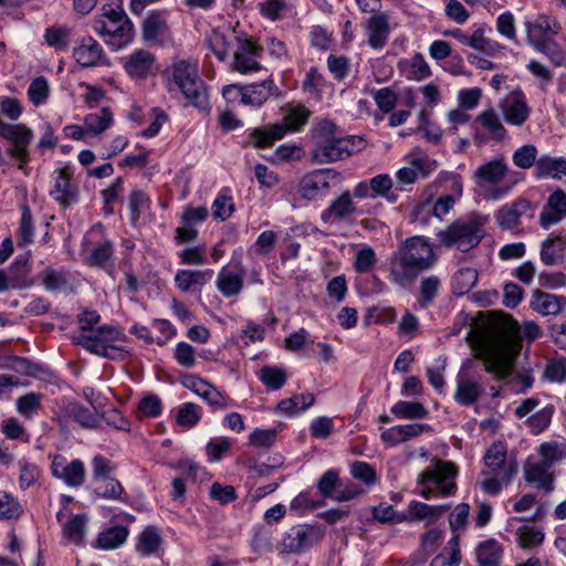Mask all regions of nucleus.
Segmentation results:
<instances>
[{"mask_svg":"<svg viewBox=\"0 0 566 566\" xmlns=\"http://www.w3.org/2000/svg\"><path fill=\"white\" fill-rule=\"evenodd\" d=\"M541 335V328L534 322L517 325L510 316H504L481 338L476 355L483 360L485 371L504 379L512 374L514 360L521 350L520 340L533 342Z\"/></svg>","mask_w":566,"mask_h":566,"instance_id":"1","label":"nucleus"},{"mask_svg":"<svg viewBox=\"0 0 566 566\" xmlns=\"http://www.w3.org/2000/svg\"><path fill=\"white\" fill-rule=\"evenodd\" d=\"M434 261L432 247L424 238H408L391 255L389 281L407 287L422 271L431 268Z\"/></svg>","mask_w":566,"mask_h":566,"instance_id":"2","label":"nucleus"},{"mask_svg":"<svg viewBox=\"0 0 566 566\" xmlns=\"http://www.w3.org/2000/svg\"><path fill=\"white\" fill-rule=\"evenodd\" d=\"M312 158L317 164H329L344 159L364 146L361 138L340 137L336 125L329 119L317 123L313 133Z\"/></svg>","mask_w":566,"mask_h":566,"instance_id":"3","label":"nucleus"},{"mask_svg":"<svg viewBox=\"0 0 566 566\" xmlns=\"http://www.w3.org/2000/svg\"><path fill=\"white\" fill-rule=\"evenodd\" d=\"M92 28L113 50H119L133 40V23L120 6H103Z\"/></svg>","mask_w":566,"mask_h":566,"instance_id":"4","label":"nucleus"},{"mask_svg":"<svg viewBox=\"0 0 566 566\" xmlns=\"http://www.w3.org/2000/svg\"><path fill=\"white\" fill-rule=\"evenodd\" d=\"M488 216L472 213L450 223L446 229L438 231L437 238L447 248H457L462 252L475 248L485 235Z\"/></svg>","mask_w":566,"mask_h":566,"instance_id":"5","label":"nucleus"},{"mask_svg":"<svg viewBox=\"0 0 566 566\" xmlns=\"http://www.w3.org/2000/svg\"><path fill=\"white\" fill-rule=\"evenodd\" d=\"M172 80L188 103L200 112L210 111L209 95L198 75V63L180 60L172 66Z\"/></svg>","mask_w":566,"mask_h":566,"instance_id":"6","label":"nucleus"},{"mask_svg":"<svg viewBox=\"0 0 566 566\" xmlns=\"http://www.w3.org/2000/svg\"><path fill=\"white\" fill-rule=\"evenodd\" d=\"M457 469L443 460L433 459L418 476L421 496L430 500L434 496H449L455 492Z\"/></svg>","mask_w":566,"mask_h":566,"instance_id":"7","label":"nucleus"},{"mask_svg":"<svg viewBox=\"0 0 566 566\" xmlns=\"http://www.w3.org/2000/svg\"><path fill=\"white\" fill-rule=\"evenodd\" d=\"M126 339V335L119 328L109 325L99 326L94 333L78 334L73 337V342L84 349L111 359L125 357L126 353L120 344Z\"/></svg>","mask_w":566,"mask_h":566,"instance_id":"8","label":"nucleus"},{"mask_svg":"<svg viewBox=\"0 0 566 566\" xmlns=\"http://www.w3.org/2000/svg\"><path fill=\"white\" fill-rule=\"evenodd\" d=\"M310 111L302 105L291 108L281 124L266 128H255L251 133L253 144L258 148L270 147L275 140L283 138L287 130H300L310 118Z\"/></svg>","mask_w":566,"mask_h":566,"instance_id":"9","label":"nucleus"},{"mask_svg":"<svg viewBox=\"0 0 566 566\" xmlns=\"http://www.w3.org/2000/svg\"><path fill=\"white\" fill-rule=\"evenodd\" d=\"M437 193V184H430L424 188L419 202L412 209V222L420 226H427L431 217L442 220L450 213L458 199L447 195H441L433 200Z\"/></svg>","mask_w":566,"mask_h":566,"instance_id":"10","label":"nucleus"},{"mask_svg":"<svg viewBox=\"0 0 566 566\" xmlns=\"http://www.w3.org/2000/svg\"><path fill=\"white\" fill-rule=\"evenodd\" d=\"M277 88L273 81L268 78L261 83H254L247 86L228 85L223 88L222 94L228 101H234L240 97V102L244 105L260 107L270 96L276 93Z\"/></svg>","mask_w":566,"mask_h":566,"instance_id":"11","label":"nucleus"},{"mask_svg":"<svg viewBox=\"0 0 566 566\" xmlns=\"http://www.w3.org/2000/svg\"><path fill=\"white\" fill-rule=\"evenodd\" d=\"M73 172L69 167L55 169L51 175L50 196L63 207H69L78 200V187L72 179Z\"/></svg>","mask_w":566,"mask_h":566,"instance_id":"12","label":"nucleus"},{"mask_svg":"<svg viewBox=\"0 0 566 566\" xmlns=\"http://www.w3.org/2000/svg\"><path fill=\"white\" fill-rule=\"evenodd\" d=\"M506 447L502 442L493 443L484 455L485 471L499 475L504 483H510L517 471L514 460H507Z\"/></svg>","mask_w":566,"mask_h":566,"instance_id":"13","label":"nucleus"},{"mask_svg":"<svg viewBox=\"0 0 566 566\" xmlns=\"http://www.w3.org/2000/svg\"><path fill=\"white\" fill-rule=\"evenodd\" d=\"M499 108L504 120L511 126H522L531 115V107L521 90H515L501 99Z\"/></svg>","mask_w":566,"mask_h":566,"instance_id":"14","label":"nucleus"},{"mask_svg":"<svg viewBox=\"0 0 566 566\" xmlns=\"http://www.w3.org/2000/svg\"><path fill=\"white\" fill-rule=\"evenodd\" d=\"M102 233V227L96 226L85 235L83 240V255L87 264L92 266H98L106 269L112 261L114 247L109 240H103L95 247H91L93 243V237Z\"/></svg>","mask_w":566,"mask_h":566,"instance_id":"15","label":"nucleus"},{"mask_svg":"<svg viewBox=\"0 0 566 566\" xmlns=\"http://www.w3.org/2000/svg\"><path fill=\"white\" fill-rule=\"evenodd\" d=\"M484 390L482 377L472 376L461 369L457 376L453 398L459 405L468 407L475 403L484 394Z\"/></svg>","mask_w":566,"mask_h":566,"instance_id":"16","label":"nucleus"},{"mask_svg":"<svg viewBox=\"0 0 566 566\" xmlns=\"http://www.w3.org/2000/svg\"><path fill=\"white\" fill-rule=\"evenodd\" d=\"M523 472L526 483L543 490L545 493L554 491L555 473L553 468L537 461L534 455L527 458Z\"/></svg>","mask_w":566,"mask_h":566,"instance_id":"17","label":"nucleus"},{"mask_svg":"<svg viewBox=\"0 0 566 566\" xmlns=\"http://www.w3.org/2000/svg\"><path fill=\"white\" fill-rule=\"evenodd\" d=\"M262 49L252 38H238V48L233 55V67L235 71L245 74L261 69L258 57Z\"/></svg>","mask_w":566,"mask_h":566,"instance_id":"18","label":"nucleus"},{"mask_svg":"<svg viewBox=\"0 0 566 566\" xmlns=\"http://www.w3.org/2000/svg\"><path fill=\"white\" fill-rule=\"evenodd\" d=\"M331 177L325 170H314L303 176L298 184L300 196L308 201L318 200L329 192Z\"/></svg>","mask_w":566,"mask_h":566,"instance_id":"19","label":"nucleus"},{"mask_svg":"<svg viewBox=\"0 0 566 566\" xmlns=\"http://www.w3.org/2000/svg\"><path fill=\"white\" fill-rule=\"evenodd\" d=\"M51 470L53 476L62 480L67 486L76 488L84 483L85 468L84 463L78 459L67 462L64 457L55 455Z\"/></svg>","mask_w":566,"mask_h":566,"instance_id":"20","label":"nucleus"},{"mask_svg":"<svg viewBox=\"0 0 566 566\" xmlns=\"http://www.w3.org/2000/svg\"><path fill=\"white\" fill-rule=\"evenodd\" d=\"M356 213V205L349 191L342 192L337 198L332 200L329 206L323 210L322 221L328 224H339L349 221Z\"/></svg>","mask_w":566,"mask_h":566,"instance_id":"21","label":"nucleus"},{"mask_svg":"<svg viewBox=\"0 0 566 566\" xmlns=\"http://www.w3.org/2000/svg\"><path fill=\"white\" fill-rule=\"evenodd\" d=\"M525 29L527 32V41L528 43L536 49L542 43L548 41L547 36L549 34L556 35L560 32L562 27L559 22L545 14L537 15L532 21L525 22Z\"/></svg>","mask_w":566,"mask_h":566,"instance_id":"22","label":"nucleus"},{"mask_svg":"<svg viewBox=\"0 0 566 566\" xmlns=\"http://www.w3.org/2000/svg\"><path fill=\"white\" fill-rule=\"evenodd\" d=\"M317 541L314 528L307 525H295L291 527L282 538L281 547L283 553H301L313 546Z\"/></svg>","mask_w":566,"mask_h":566,"instance_id":"23","label":"nucleus"},{"mask_svg":"<svg viewBox=\"0 0 566 566\" xmlns=\"http://www.w3.org/2000/svg\"><path fill=\"white\" fill-rule=\"evenodd\" d=\"M123 61L124 70L128 76L135 80H140L146 78L153 73L156 57L151 52L139 49L124 57Z\"/></svg>","mask_w":566,"mask_h":566,"instance_id":"24","label":"nucleus"},{"mask_svg":"<svg viewBox=\"0 0 566 566\" xmlns=\"http://www.w3.org/2000/svg\"><path fill=\"white\" fill-rule=\"evenodd\" d=\"M566 217V192L562 189L553 191L539 214V224L544 229L557 224Z\"/></svg>","mask_w":566,"mask_h":566,"instance_id":"25","label":"nucleus"},{"mask_svg":"<svg viewBox=\"0 0 566 566\" xmlns=\"http://www.w3.org/2000/svg\"><path fill=\"white\" fill-rule=\"evenodd\" d=\"M216 285L224 297L237 296L243 289L242 265L238 262L237 268L223 266L217 276Z\"/></svg>","mask_w":566,"mask_h":566,"instance_id":"26","label":"nucleus"},{"mask_svg":"<svg viewBox=\"0 0 566 566\" xmlns=\"http://www.w3.org/2000/svg\"><path fill=\"white\" fill-rule=\"evenodd\" d=\"M75 61L83 67L97 65L104 57L102 46L92 36H84L73 49Z\"/></svg>","mask_w":566,"mask_h":566,"instance_id":"27","label":"nucleus"},{"mask_svg":"<svg viewBox=\"0 0 566 566\" xmlns=\"http://www.w3.org/2000/svg\"><path fill=\"white\" fill-rule=\"evenodd\" d=\"M509 172V166L504 157H499L482 164L474 172L480 185H499Z\"/></svg>","mask_w":566,"mask_h":566,"instance_id":"28","label":"nucleus"},{"mask_svg":"<svg viewBox=\"0 0 566 566\" xmlns=\"http://www.w3.org/2000/svg\"><path fill=\"white\" fill-rule=\"evenodd\" d=\"M389 18L385 13L370 17L366 22L368 44L374 49H381L389 36Z\"/></svg>","mask_w":566,"mask_h":566,"instance_id":"29","label":"nucleus"},{"mask_svg":"<svg viewBox=\"0 0 566 566\" xmlns=\"http://www.w3.org/2000/svg\"><path fill=\"white\" fill-rule=\"evenodd\" d=\"M213 275L212 270L192 271V270H178L175 275V284L181 292H190L201 290Z\"/></svg>","mask_w":566,"mask_h":566,"instance_id":"30","label":"nucleus"},{"mask_svg":"<svg viewBox=\"0 0 566 566\" xmlns=\"http://www.w3.org/2000/svg\"><path fill=\"white\" fill-rule=\"evenodd\" d=\"M400 73L409 81L420 82L431 76L432 72L421 53L398 62Z\"/></svg>","mask_w":566,"mask_h":566,"instance_id":"31","label":"nucleus"},{"mask_svg":"<svg viewBox=\"0 0 566 566\" xmlns=\"http://www.w3.org/2000/svg\"><path fill=\"white\" fill-rule=\"evenodd\" d=\"M531 208L527 199L518 198L515 201L503 206L496 212V220L502 229H513L520 223L521 217Z\"/></svg>","mask_w":566,"mask_h":566,"instance_id":"32","label":"nucleus"},{"mask_svg":"<svg viewBox=\"0 0 566 566\" xmlns=\"http://www.w3.org/2000/svg\"><path fill=\"white\" fill-rule=\"evenodd\" d=\"M0 135L11 143L8 149H28L33 132L23 124L0 125Z\"/></svg>","mask_w":566,"mask_h":566,"instance_id":"33","label":"nucleus"},{"mask_svg":"<svg viewBox=\"0 0 566 566\" xmlns=\"http://www.w3.org/2000/svg\"><path fill=\"white\" fill-rule=\"evenodd\" d=\"M143 36L147 42H157L168 35L169 27L164 13L151 11L143 22Z\"/></svg>","mask_w":566,"mask_h":566,"instance_id":"34","label":"nucleus"},{"mask_svg":"<svg viewBox=\"0 0 566 566\" xmlns=\"http://www.w3.org/2000/svg\"><path fill=\"white\" fill-rule=\"evenodd\" d=\"M314 400V396L310 392L294 395L281 400L275 407V412L290 418L296 417L307 410Z\"/></svg>","mask_w":566,"mask_h":566,"instance_id":"35","label":"nucleus"},{"mask_svg":"<svg viewBox=\"0 0 566 566\" xmlns=\"http://www.w3.org/2000/svg\"><path fill=\"white\" fill-rule=\"evenodd\" d=\"M535 176L537 178L560 179L566 176V158L541 156L536 161Z\"/></svg>","mask_w":566,"mask_h":566,"instance_id":"36","label":"nucleus"},{"mask_svg":"<svg viewBox=\"0 0 566 566\" xmlns=\"http://www.w3.org/2000/svg\"><path fill=\"white\" fill-rule=\"evenodd\" d=\"M475 556L480 566H500L503 547L497 541L490 538L476 546Z\"/></svg>","mask_w":566,"mask_h":566,"instance_id":"37","label":"nucleus"},{"mask_svg":"<svg viewBox=\"0 0 566 566\" xmlns=\"http://www.w3.org/2000/svg\"><path fill=\"white\" fill-rule=\"evenodd\" d=\"M448 509V505H429L419 501H411L408 504L411 520L413 522L424 521L428 524L438 521Z\"/></svg>","mask_w":566,"mask_h":566,"instance_id":"38","label":"nucleus"},{"mask_svg":"<svg viewBox=\"0 0 566 566\" xmlns=\"http://www.w3.org/2000/svg\"><path fill=\"white\" fill-rule=\"evenodd\" d=\"M390 412L399 418L407 420H421L428 417L427 408L418 401L399 400L390 407Z\"/></svg>","mask_w":566,"mask_h":566,"instance_id":"39","label":"nucleus"},{"mask_svg":"<svg viewBox=\"0 0 566 566\" xmlns=\"http://www.w3.org/2000/svg\"><path fill=\"white\" fill-rule=\"evenodd\" d=\"M87 516L77 514L71 516L62 526L63 537L73 544H82L86 533Z\"/></svg>","mask_w":566,"mask_h":566,"instance_id":"40","label":"nucleus"},{"mask_svg":"<svg viewBox=\"0 0 566 566\" xmlns=\"http://www.w3.org/2000/svg\"><path fill=\"white\" fill-rule=\"evenodd\" d=\"M562 301V297L554 294L536 291L533 294L532 306L542 315H557L563 308Z\"/></svg>","mask_w":566,"mask_h":566,"instance_id":"41","label":"nucleus"},{"mask_svg":"<svg viewBox=\"0 0 566 566\" xmlns=\"http://www.w3.org/2000/svg\"><path fill=\"white\" fill-rule=\"evenodd\" d=\"M516 543L523 549H532L542 545L545 533L541 527L524 524L515 531Z\"/></svg>","mask_w":566,"mask_h":566,"instance_id":"42","label":"nucleus"},{"mask_svg":"<svg viewBox=\"0 0 566 566\" xmlns=\"http://www.w3.org/2000/svg\"><path fill=\"white\" fill-rule=\"evenodd\" d=\"M476 120L488 130L490 136L495 140H503L506 137V129L501 122L500 116L493 108L483 111Z\"/></svg>","mask_w":566,"mask_h":566,"instance_id":"43","label":"nucleus"},{"mask_svg":"<svg viewBox=\"0 0 566 566\" xmlns=\"http://www.w3.org/2000/svg\"><path fill=\"white\" fill-rule=\"evenodd\" d=\"M406 160L412 167H415L418 172V177L421 176L423 178L431 175L438 168L437 160L428 157L419 147H415L406 155Z\"/></svg>","mask_w":566,"mask_h":566,"instance_id":"44","label":"nucleus"},{"mask_svg":"<svg viewBox=\"0 0 566 566\" xmlns=\"http://www.w3.org/2000/svg\"><path fill=\"white\" fill-rule=\"evenodd\" d=\"M127 536L126 527L113 526L98 535L95 546L101 549H115L126 542Z\"/></svg>","mask_w":566,"mask_h":566,"instance_id":"45","label":"nucleus"},{"mask_svg":"<svg viewBox=\"0 0 566 566\" xmlns=\"http://www.w3.org/2000/svg\"><path fill=\"white\" fill-rule=\"evenodd\" d=\"M478 282V271L473 268H463L455 272L452 277V291L455 295L462 296L469 293Z\"/></svg>","mask_w":566,"mask_h":566,"instance_id":"46","label":"nucleus"},{"mask_svg":"<svg viewBox=\"0 0 566 566\" xmlns=\"http://www.w3.org/2000/svg\"><path fill=\"white\" fill-rule=\"evenodd\" d=\"M160 545L161 537L158 531L155 527H147L139 534L136 549L143 556H150L158 552Z\"/></svg>","mask_w":566,"mask_h":566,"instance_id":"47","label":"nucleus"},{"mask_svg":"<svg viewBox=\"0 0 566 566\" xmlns=\"http://www.w3.org/2000/svg\"><path fill=\"white\" fill-rule=\"evenodd\" d=\"M258 377L271 390L281 389L287 380V374L283 368L269 365L259 370Z\"/></svg>","mask_w":566,"mask_h":566,"instance_id":"48","label":"nucleus"},{"mask_svg":"<svg viewBox=\"0 0 566 566\" xmlns=\"http://www.w3.org/2000/svg\"><path fill=\"white\" fill-rule=\"evenodd\" d=\"M233 210L234 203L230 189H221L212 203L213 218L220 221H224L231 217Z\"/></svg>","mask_w":566,"mask_h":566,"instance_id":"49","label":"nucleus"},{"mask_svg":"<svg viewBox=\"0 0 566 566\" xmlns=\"http://www.w3.org/2000/svg\"><path fill=\"white\" fill-rule=\"evenodd\" d=\"M566 454V447L563 443H558L556 441L542 443L538 448L537 455L535 459L539 462L547 464L553 468V465L559 461Z\"/></svg>","mask_w":566,"mask_h":566,"instance_id":"50","label":"nucleus"},{"mask_svg":"<svg viewBox=\"0 0 566 566\" xmlns=\"http://www.w3.org/2000/svg\"><path fill=\"white\" fill-rule=\"evenodd\" d=\"M151 206L150 198L140 189H134L128 197L129 218L136 223L143 212Z\"/></svg>","mask_w":566,"mask_h":566,"instance_id":"51","label":"nucleus"},{"mask_svg":"<svg viewBox=\"0 0 566 566\" xmlns=\"http://www.w3.org/2000/svg\"><path fill=\"white\" fill-rule=\"evenodd\" d=\"M207 48L220 60L224 61L229 56L230 42L224 33L219 30H212L206 38Z\"/></svg>","mask_w":566,"mask_h":566,"instance_id":"52","label":"nucleus"},{"mask_svg":"<svg viewBox=\"0 0 566 566\" xmlns=\"http://www.w3.org/2000/svg\"><path fill=\"white\" fill-rule=\"evenodd\" d=\"M112 113L108 108H103L98 113H92L85 116L84 127L88 133L101 134L106 130L112 123Z\"/></svg>","mask_w":566,"mask_h":566,"instance_id":"53","label":"nucleus"},{"mask_svg":"<svg viewBox=\"0 0 566 566\" xmlns=\"http://www.w3.org/2000/svg\"><path fill=\"white\" fill-rule=\"evenodd\" d=\"M432 184H437V190L439 187L446 185L448 190L447 196L453 197L454 199H460L463 193V185L459 175L449 172V171H440L437 176L436 180Z\"/></svg>","mask_w":566,"mask_h":566,"instance_id":"54","label":"nucleus"},{"mask_svg":"<svg viewBox=\"0 0 566 566\" xmlns=\"http://www.w3.org/2000/svg\"><path fill=\"white\" fill-rule=\"evenodd\" d=\"M537 148L535 145L526 144L518 147L512 155L513 164L521 169H528L533 166L536 167Z\"/></svg>","mask_w":566,"mask_h":566,"instance_id":"55","label":"nucleus"},{"mask_svg":"<svg viewBox=\"0 0 566 566\" xmlns=\"http://www.w3.org/2000/svg\"><path fill=\"white\" fill-rule=\"evenodd\" d=\"M41 394L29 392L18 398L17 410L21 416L32 418L41 409Z\"/></svg>","mask_w":566,"mask_h":566,"instance_id":"56","label":"nucleus"},{"mask_svg":"<svg viewBox=\"0 0 566 566\" xmlns=\"http://www.w3.org/2000/svg\"><path fill=\"white\" fill-rule=\"evenodd\" d=\"M70 31L63 27L48 28L44 32V42L56 51H64L69 44Z\"/></svg>","mask_w":566,"mask_h":566,"instance_id":"57","label":"nucleus"},{"mask_svg":"<svg viewBox=\"0 0 566 566\" xmlns=\"http://www.w3.org/2000/svg\"><path fill=\"white\" fill-rule=\"evenodd\" d=\"M377 258L373 248L364 245L356 252L354 269L357 273H369L376 265Z\"/></svg>","mask_w":566,"mask_h":566,"instance_id":"58","label":"nucleus"},{"mask_svg":"<svg viewBox=\"0 0 566 566\" xmlns=\"http://www.w3.org/2000/svg\"><path fill=\"white\" fill-rule=\"evenodd\" d=\"M340 480L338 472L334 469L327 470L318 480L317 488L324 497L335 500V493L339 490Z\"/></svg>","mask_w":566,"mask_h":566,"instance_id":"59","label":"nucleus"},{"mask_svg":"<svg viewBox=\"0 0 566 566\" xmlns=\"http://www.w3.org/2000/svg\"><path fill=\"white\" fill-rule=\"evenodd\" d=\"M40 478V469L36 464L20 461L19 462V486L21 490H28L34 485Z\"/></svg>","mask_w":566,"mask_h":566,"instance_id":"60","label":"nucleus"},{"mask_svg":"<svg viewBox=\"0 0 566 566\" xmlns=\"http://www.w3.org/2000/svg\"><path fill=\"white\" fill-rule=\"evenodd\" d=\"M49 92L50 86L48 80L43 76H39L30 83L28 96L34 106H39L46 101Z\"/></svg>","mask_w":566,"mask_h":566,"instance_id":"61","label":"nucleus"},{"mask_svg":"<svg viewBox=\"0 0 566 566\" xmlns=\"http://www.w3.org/2000/svg\"><path fill=\"white\" fill-rule=\"evenodd\" d=\"M22 513V506L17 497L3 492L0 494V520L17 518Z\"/></svg>","mask_w":566,"mask_h":566,"instance_id":"62","label":"nucleus"},{"mask_svg":"<svg viewBox=\"0 0 566 566\" xmlns=\"http://www.w3.org/2000/svg\"><path fill=\"white\" fill-rule=\"evenodd\" d=\"M350 474L354 479L361 481L367 486H371L377 483L378 478L374 468L363 461H355L350 465Z\"/></svg>","mask_w":566,"mask_h":566,"instance_id":"63","label":"nucleus"},{"mask_svg":"<svg viewBox=\"0 0 566 566\" xmlns=\"http://www.w3.org/2000/svg\"><path fill=\"white\" fill-rule=\"evenodd\" d=\"M535 50L545 54L554 65H566V51H564L555 41L548 40Z\"/></svg>","mask_w":566,"mask_h":566,"instance_id":"64","label":"nucleus"}]
</instances>
